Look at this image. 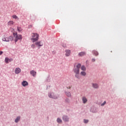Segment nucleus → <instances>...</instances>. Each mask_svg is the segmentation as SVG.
I'll return each instance as SVG.
<instances>
[{
  "instance_id": "nucleus-1",
  "label": "nucleus",
  "mask_w": 126,
  "mask_h": 126,
  "mask_svg": "<svg viewBox=\"0 0 126 126\" xmlns=\"http://www.w3.org/2000/svg\"><path fill=\"white\" fill-rule=\"evenodd\" d=\"M31 40L33 43L38 41L39 40V34L36 33H32Z\"/></svg>"
},
{
  "instance_id": "nucleus-2",
  "label": "nucleus",
  "mask_w": 126,
  "mask_h": 126,
  "mask_svg": "<svg viewBox=\"0 0 126 126\" xmlns=\"http://www.w3.org/2000/svg\"><path fill=\"white\" fill-rule=\"evenodd\" d=\"M81 67V64H78L77 65L74 66L73 71L75 74H79V69H80Z\"/></svg>"
},
{
  "instance_id": "nucleus-3",
  "label": "nucleus",
  "mask_w": 126,
  "mask_h": 126,
  "mask_svg": "<svg viewBox=\"0 0 126 126\" xmlns=\"http://www.w3.org/2000/svg\"><path fill=\"white\" fill-rule=\"evenodd\" d=\"M14 36H15V42H17L18 40H21L22 39V35L20 34H17V33H13Z\"/></svg>"
},
{
  "instance_id": "nucleus-4",
  "label": "nucleus",
  "mask_w": 126,
  "mask_h": 126,
  "mask_svg": "<svg viewBox=\"0 0 126 126\" xmlns=\"http://www.w3.org/2000/svg\"><path fill=\"white\" fill-rule=\"evenodd\" d=\"M35 46H36V47H38L39 48H40V47H43L44 43L42 41H35Z\"/></svg>"
},
{
  "instance_id": "nucleus-5",
  "label": "nucleus",
  "mask_w": 126,
  "mask_h": 126,
  "mask_svg": "<svg viewBox=\"0 0 126 126\" xmlns=\"http://www.w3.org/2000/svg\"><path fill=\"white\" fill-rule=\"evenodd\" d=\"M48 96L50 98H52V99H58V97H59L58 95H55V94L53 93L49 94Z\"/></svg>"
},
{
  "instance_id": "nucleus-6",
  "label": "nucleus",
  "mask_w": 126,
  "mask_h": 126,
  "mask_svg": "<svg viewBox=\"0 0 126 126\" xmlns=\"http://www.w3.org/2000/svg\"><path fill=\"white\" fill-rule=\"evenodd\" d=\"M20 72H21V69H20V68L17 67L15 68V73H16V74H18V73H20Z\"/></svg>"
},
{
  "instance_id": "nucleus-7",
  "label": "nucleus",
  "mask_w": 126,
  "mask_h": 126,
  "mask_svg": "<svg viewBox=\"0 0 126 126\" xmlns=\"http://www.w3.org/2000/svg\"><path fill=\"white\" fill-rule=\"evenodd\" d=\"M65 55L66 57H69L70 56V50H66L65 51Z\"/></svg>"
},
{
  "instance_id": "nucleus-8",
  "label": "nucleus",
  "mask_w": 126,
  "mask_h": 126,
  "mask_svg": "<svg viewBox=\"0 0 126 126\" xmlns=\"http://www.w3.org/2000/svg\"><path fill=\"white\" fill-rule=\"evenodd\" d=\"M63 120L64 122H68L69 118L67 116L64 115L63 117Z\"/></svg>"
},
{
  "instance_id": "nucleus-9",
  "label": "nucleus",
  "mask_w": 126,
  "mask_h": 126,
  "mask_svg": "<svg viewBox=\"0 0 126 126\" xmlns=\"http://www.w3.org/2000/svg\"><path fill=\"white\" fill-rule=\"evenodd\" d=\"M82 100L83 103L84 104H86V103H87V101H88V100L87 99V98L85 96H83L82 98Z\"/></svg>"
},
{
  "instance_id": "nucleus-10",
  "label": "nucleus",
  "mask_w": 126,
  "mask_h": 126,
  "mask_svg": "<svg viewBox=\"0 0 126 126\" xmlns=\"http://www.w3.org/2000/svg\"><path fill=\"white\" fill-rule=\"evenodd\" d=\"M92 87H93V88H94L95 89H96L97 88H99V85L96 83H93Z\"/></svg>"
},
{
  "instance_id": "nucleus-11",
  "label": "nucleus",
  "mask_w": 126,
  "mask_h": 126,
  "mask_svg": "<svg viewBox=\"0 0 126 126\" xmlns=\"http://www.w3.org/2000/svg\"><path fill=\"white\" fill-rule=\"evenodd\" d=\"M85 55H86V53L85 52H81L78 54L79 57H83Z\"/></svg>"
},
{
  "instance_id": "nucleus-12",
  "label": "nucleus",
  "mask_w": 126,
  "mask_h": 126,
  "mask_svg": "<svg viewBox=\"0 0 126 126\" xmlns=\"http://www.w3.org/2000/svg\"><path fill=\"white\" fill-rule=\"evenodd\" d=\"M36 71L33 70L31 71V75L33 76L34 77V76H36Z\"/></svg>"
},
{
  "instance_id": "nucleus-13",
  "label": "nucleus",
  "mask_w": 126,
  "mask_h": 126,
  "mask_svg": "<svg viewBox=\"0 0 126 126\" xmlns=\"http://www.w3.org/2000/svg\"><path fill=\"white\" fill-rule=\"evenodd\" d=\"M22 85L24 87L27 86V85H28V82L26 81H23L22 83Z\"/></svg>"
},
{
  "instance_id": "nucleus-14",
  "label": "nucleus",
  "mask_w": 126,
  "mask_h": 126,
  "mask_svg": "<svg viewBox=\"0 0 126 126\" xmlns=\"http://www.w3.org/2000/svg\"><path fill=\"white\" fill-rule=\"evenodd\" d=\"M65 94L67 97H71V93H70L69 92H66Z\"/></svg>"
},
{
  "instance_id": "nucleus-15",
  "label": "nucleus",
  "mask_w": 126,
  "mask_h": 126,
  "mask_svg": "<svg viewBox=\"0 0 126 126\" xmlns=\"http://www.w3.org/2000/svg\"><path fill=\"white\" fill-rule=\"evenodd\" d=\"M8 25H9V26H11V25H13V24H14V22H13V21H10L8 22L7 23Z\"/></svg>"
},
{
  "instance_id": "nucleus-16",
  "label": "nucleus",
  "mask_w": 126,
  "mask_h": 126,
  "mask_svg": "<svg viewBox=\"0 0 126 126\" xmlns=\"http://www.w3.org/2000/svg\"><path fill=\"white\" fill-rule=\"evenodd\" d=\"M7 38H8V42L13 40V37H12V36H9L8 37H7Z\"/></svg>"
},
{
  "instance_id": "nucleus-17",
  "label": "nucleus",
  "mask_w": 126,
  "mask_h": 126,
  "mask_svg": "<svg viewBox=\"0 0 126 126\" xmlns=\"http://www.w3.org/2000/svg\"><path fill=\"white\" fill-rule=\"evenodd\" d=\"M93 53L94 55V56H98V55H99V53H98V52H97V51H95V50H94L93 51Z\"/></svg>"
},
{
  "instance_id": "nucleus-18",
  "label": "nucleus",
  "mask_w": 126,
  "mask_h": 126,
  "mask_svg": "<svg viewBox=\"0 0 126 126\" xmlns=\"http://www.w3.org/2000/svg\"><path fill=\"white\" fill-rule=\"evenodd\" d=\"M8 62H10V59H8V58H5V63H8Z\"/></svg>"
},
{
  "instance_id": "nucleus-19",
  "label": "nucleus",
  "mask_w": 126,
  "mask_h": 126,
  "mask_svg": "<svg viewBox=\"0 0 126 126\" xmlns=\"http://www.w3.org/2000/svg\"><path fill=\"white\" fill-rule=\"evenodd\" d=\"M12 18H13L14 19H17V20H18L19 19V18H18V17H17V16H16V15H14L12 16Z\"/></svg>"
},
{
  "instance_id": "nucleus-20",
  "label": "nucleus",
  "mask_w": 126,
  "mask_h": 126,
  "mask_svg": "<svg viewBox=\"0 0 126 126\" xmlns=\"http://www.w3.org/2000/svg\"><path fill=\"white\" fill-rule=\"evenodd\" d=\"M19 121H20V117L18 116L15 119V122L17 123L18 122H19Z\"/></svg>"
},
{
  "instance_id": "nucleus-21",
  "label": "nucleus",
  "mask_w": 126,
  "mask_h": 126,
  "mask_svg": "<svg viewBox=\"0 0 126 126\" xmlns=\"http://www.w3.org/2000/svg\"><path fill=\"white\" fill-rule=\"evenodd\" d=\"M17 30L19 32H21V31H22V28L20 27H17Z\"/></svg>"
},
{
  "instance_id": "nucleus-22",
  "label": "nucleus",
  "mask_w": 126,
  "mask_h": 126,
  "mask_svg": "<svg viewBox=\"0 0 126 126\" xmlns=\"http://www.w3.org/2000/svg\"><path fill=\"white\" fill-rule=\"evenodd\" d=\"M2 41H3L4 42H8V38L7 37H3L2 39Z\"/></svg>"
},
{
  "instance_id": "nucleus-23",
  "label": "nucleus",
  "mask_w": 126,
  "mask_h": 126,
  "mask_svg": "<svg viewBox=\"0 0 126 126\" xmlns=\"http://www.w3.org/2000/svg\"><path fill=\"white\" fill-rule=\"evenodd\" d=\"M81 74L83 76H85V75H86V72H85V71H82L81 72Z\"/></svg>"
},
{
  "instance_id": "nucleus-24",
  "label": "nucleus",
  "mask_w": 126,
  "mask_h": 126,
  "mask_svg": "<svg viewBox=\"0 0 126 126\" xmlns=\"http://www.w3.org/2000/svg\"><path fill=\"white\" fill-rule=\"evenodd\" d=\"M81 70H83L84 71H85L86 70V67H85V66H82L81 67Z\"/></svg>"
},
{
  "instance_id": "nucleus-25",
  "label": "nucleus",
  "mask_w": 126,
  "mask_h": 126,
  "mask_svg": "<svg viewBox=\"0 0 126 126\" xmlns=\"http://www.w3.org/2000/svg\"><path fill=\"white\" fill-rule=\"evenodd\" d=\"M75 77H76V78H78V79H79V78H80L79 74H75Z\"/></svg>"
},
{
  "instance_id": "nucleus-26",
  "label": "nucleus",
  "mask_w": 126,
  "mask_h": 126,
  "mask_svg": "<svg viewBox=\"0 0 126 126\" xmlns=\"http://www.w3.org/2000/svg\"><path fill=\"white\" fill-rule=\"evenodd\" d=\"M31 47H32V49H35V48L36 47V44H32L31 45Z\"/></svg>"
},
{
  "instance_id": "nucleus-27",
  "label": "nucleus",
  "mask_w": 126,
  "mask_h": 126,
  "mask_svg": "<svg viewBox=\"0 0 126 126\" xmlns=\"http://www.w3.org/2000/svg\"><path fill=\"white\" fill-rule=\"evenodd\" d=\"M57 123H62V121L61 120V119L58 118L57 120Z\"/></svg>"
},
{
  "instance_id": "nucleus-28",
  "label": "nucleus",
  "mask_w": 126,
  "mask_h": 126,
  "mask_svg": "<svg viewBox=\"0 0 126 126\" xmlns=\"http://www.w3.org/2000/svg\"><path fill=\"white\" fill-rule=\"evenodd\" d=\"M89 121L88 120H84V123H85V124H87V123H88Z\"/></svg>"
},
{
  "instance_id": "nucleus-29",
  "label": "nucleus",
  "mask_w": 126,
  "mask_h": 126,
  "mask_svg": "<svg viewBox=\"0 0 126 126\" xmlns=\"http://www.w3.org/2000/svg\"><path fill=\"white\" fill-rule=\"evenodd\" d=\"M65 102H66L67 103H69V99L66 98Z\"/></svg>"
},
{
  "instance_id": "nucleus-30",
  "label": "nucleus",
  "mask_w": 126,
  "mask_h": 126,
  "mask_svg": "<svg viewBox=\"0 0 126 126\" xmlns=\"http://www.w3.org/2000/svg\"><path fill=\"white\" fill-rule=\"evenodd\" d=\"M105 104H106V101H104L103 103L101 104V106H104Z\"/></svg>"
},
{
  "instance_id": "nucleus-31",
  "label": "nucleus",
  "mask_w": 126,
  "mask_h": 126,
  "mask_svg": "<svg viewBox=\"0 0 126 126\" xmlns=\"http://www.w3.org/2000/svg\"><path fill=\"white\" fill-rule=\"evenodd\" d=\"M62 46H63V48H65V47H66V45H65V44H63L62 45Z\"/></svg>"
},
{
  "instance_id": "nucleus-32",
  "label": "nucleus",
  "mask_w": 126,
  "mask_h": 126,
  "mask_svg": "<svg viewBox=\"0 0 126 126\" xmlns=\"http://www.w3.org/2000/svg\"><path fill=\"white\" fill-rule=\"evenodd\" d=\"M3 54V52L2 51H0V56H1V54Z\"/></svg>"
},
{
  "instance_id": "nucleus-33",
  "label": "nucleus",
  "mask_w": 126,
  "mask_h": 126,
  "mask_svg": "<svg viewBox=\"0 0 126 126\" xmlns=\"http://www.w3.org/2000/svg\"><path fill=\"white\" fill-rule=\"evenodd\" d=\"M71 88V86L67 87V89H70Z\"/></svg>"
},
{
  "instance_id": "nucleus-34",
  "label": "nucleus",
  "mask_w": 126,
  "mask_h": 126,
  "mask_svg": "<svg viewBox=\"0 0 126 126\" xmlns=\"http://www.w3.org/2000/svg\"><path fill=\"white\" fill-rule=\"evenodd\" d=\"M92 62H93V63H94V62H95V59H92Z\"/></svg>"
}]
</instances>
